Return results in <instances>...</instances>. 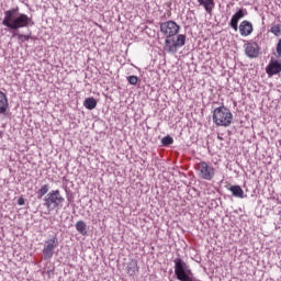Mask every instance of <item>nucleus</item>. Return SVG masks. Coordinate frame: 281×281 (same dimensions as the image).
Returning a JSON list of instances; mask_svg holds the SVG:
<instances>
[{
	"label": "nucleus",
	"mask_w": 281,
	"mask_h": 281,
	"mask_svg": "<svg viewBox=\"0 0 281 281\" xmlns=\"http://www.w3.org/2000/svg\"><path fill=\"white\" fill-rule=\"evenodd\" d=\"M2 25L9 30H21L23 27H32L34 20L25 13H21L19 7L4 11Z\"/></svg>",
	"instance_id": "1"
},
{
	"label": "nucleus",
	"mask_w": 281,
	"mask_h": 281,
	"mask_svg": "<svg viewBox=\"0 0 281 281\" xmlns=\"http://www.w3.org/2000/svg\"><path fill=\"white\" fill-rule=\"evenodd\" d=\"M234 120V114L225 105L218 106L213 111V122L216 126H229Z\"/></svg>",
	"instance_id": "2"
},
{
	"label": "nucleus",
	"mask_w": 281,
	"mask_h": 281,
	"mask_svg": "<svg viewBox=\"0 0 281 281\" xmlns=\"http://www.w3.org/2000/svg\"><path fill=\"white\" fill-rule=\"evenodd\" d=\"M175 262V273L176 278L179 281H196L194 279V273H192V270L190 269V266L183 261L181 258H176L173 260Z\"/></svg>",
	"instance_id": "3"
},
{
	"label": "nucleus",
	"mask_w": 281,
	"mask_h": 281,
	"mask_svg": "<svg viewBox=\"0 0 281 281\" xmlns=\"http://www.w3.org/2000/svg\"><path fill=\"white\" fill-rule=\"evenodd\" d=\"M64 203L65 196H63L60 190H52L44 198V207L48 210V214L58 207H63Z\"/></svg>",
	"instance_id": "4"
},
{
	"label": "nucleus",
	"mask_w": 281,
	"mask_h": 281,
	"mask_svg": "<svg viewBox=\"0 0 281 281\" xmlns=\"http://www.w3.org/2000/svg\"><path fill=\"white\" fill-rule=\"evenodd\" d=\"M195 170L198 172V177H200V179H204V181H212L216 175V169L205 161L199 162L195 166Z\"/></svg>",
	"instance_id": "5"
},
{
	"label": "nucleus",
	"mask_w": 281,
	"mask_h": 281,
	"mask_svg": "<svg viewBox=\"0 0 281 281\" xmlns=\"http://www.w3.org/2000/svg\"><path fill=\"white\" fill-rule=\"evenodd\" d=\"M186 35L179 34L176 38L165 41V49L171 54H177L178 49L186 45Z\"/></svg>",
	"instance_id": "6"
},
{
	"label": "nucleus",
	"mask_w": 281,
	"mask_h": 281,
	"mask_svg": "<svg viewBox=\"0 0 281 281\" xmlns=\"http://www.w3.org/2000/svg\"><path fill=\"white\" fill-rule=\"evenodd\" d=\"M179 30H181V26H179V24H177V22L172 20L160 24V32L167 38H172V36H177V34H179Z\"/></svg>",
	"instance_id": "7"
},
{
	"label": "nucleus",
	"mask_w": 281,
	"mask_h": 281,
	"mask_svg": "<svg viewBox=\"0 0 281 281\" xmlns=\"http://www.w3.org/2000/svg\"><path fill=\"white\" fill-rule=\"evenodd\" d=\"M245 16H247V10L239 9L235 14H233L231 22H229V26L235 32H238V21H240V19H245Z\"/></svg>",
	"instance_id": "8"
},
{
	"label": "nucleus",
	"mask_w": 281,
	"mask_h": 281,
	"mask_svg": "<svg viewBox=\"0 0 281 281\" xmlns=\"http://www.w3.org/2000/svg\"><path fill=\"white\" fill-rule=\"evenodd\" d=\"M281 71V64L278 60H270L269 65L266 68V74H268L269 78L272 76H277Z\"/></svg>",
	"instance_id": "9"
},
{
	"label": "nucleus",
	"mask_w": 281,
	"mask_h": 281,
	"mask_svg": "<svg viewBox=\"0 0 281 281\" xmlns=\"http://www.w3.org/2000/svg\"><path fill=\"white\" fill-rule=\"evenodd\" d=\"M245 53L249 58H258V54H260V47L256 43H248L246 44Z\"/></svg>",
	"instance_id": "10"
},
{
	"label": "nucleus",
	"mask_w": 281,
	"mask_h": 281,
	"mask_svg": "<svg viewBox=\"0 0 281 281\" xmlns=\"http://www.w3.org/2000/svg\"><path fill=\"white\" fill-rule=\"evenodd\" d=\"M254 32V24L251 22L244 20L239 24L240 36H249Z\"/></svg>",
	"instance_id": "11"
},
{
	"label": "nucleus",
	"mask_w": 281,
	"mask_h": 281,
	"mask_svg": "<svg viewBox=\"0 0 281 281\" xmlns=\"http://www.w3.org/2000/svg\"><path fill=\"white\" fill-rule=\"evenodd\" d=\"M198 3L200 7L204 8V10L207 14H212V11L214 10V7L216 5L214 0H198Z\"/></svg>",
	"instance_id": "12"
},
{
	"label": "nucleus",
	"mask_w": 281,
	"mask_h": 281,
	"mask_svg": "<svg viewBox=\"0 0 281 281\" xmlns=\"http://www.w3.org/2000/svg\"><path fill=\"white\" fill-rule=\"evenodd\" d=\"M229 192H232L233 196L237 199H245V191L238 184L228 187Z\"/></svg>",
	"instance_id": "13"
},
{
	"label": "nucleus",
	"mask_w": 281,
	"mask_h": 281,
	"mask_svg": "<svg viewBox=\"0 0 281 281\" xmlns=\"http://www.w3.org/2000/svg\"><path fill=\"white\" fill-rule=\"evenodd\" d=\"M8 94L5 92L0 90V115L5 113L8 111Z\"/></svg>",
	"instance_id": "14"
},
{
	"label": "nucleus",
	"mask_w": 281,
	"mask_h": 281,
	"mask_svg": "<svg viewBox=\"0 0 281 281\" xmlns=\"http://www.w3.org/2000/svg\"><path fill=\"white\" fill-rule=\"evenodd\" d=\"M126 271L130 276H135V273L139 271V267H137V260H131L126 266Z\"/></svg>",
	"instance_id": "15"
},
{
	"label": "nucleus",
	"mask_w": 281,
	"mask_h": 281,
	"mask_svg": "<svg viewBox=\"0 0 281 281\" xmlns=\"http://www.w3.org/2000/svg\"><path fill=\"white\" fill-rule=\"evenodd\" d=\"M83 106L86 109H88L89 111H93V109H95V106H98V101L95 100V98L91 97V98H87L83 101Z\"/></svg>",
	"instance_id": "16"
},
{
	"label": "nucleus",
	"mask_w": 281,
	"mask_h": 281,
	"mask_svg": "<svg viewBox=\"0 0 281 281\" xmlns=\"http://www.w3.org/2000/svg\"><path fill=\"white\" fill-rule=\"evenodd\" d=\"M75 227H76L77 232L79 234H81V236H87L88 231H87V223L85 221H78L75 224Z\"/></svg>",
	"instance_id": "17"
},
{
	"label": "nucleus",
	"mask_w": 281,
	"mask_h": 281,
	"mask_svg": "<svg viewBox=\"0 0 281 281\" xmlns=\"http://www.w3.org/2000/svg\"><path fill=\"white\" fill-rule=\"evenodd\" d=\"M49 192V184H44L41 187V189L37 191L38 199H43L45 194Z\"/></svg>",
	"instance_id": "18"
},
{
	"label": "nucleus",
	"mask_w": 281,
	"mask_h": 281,
	"mask_svg": "<svg viewBox=\"0 0 281 281\" xmlns=\"http://www.w3.org/2000/svg\"><path fill=\"white\" fill-rule=\"evenodd\" d=\"M45 260H49L54 256V247H45L43 249Z\"/></svg>",
	"instance_id": "19"
},
{
	"label": "nucleus",
	"mask_w": 281,
	"mask_h": 281,
	"mask_svg": "<svg viewBox=\"0 0 281 281\" xmlns=\"http://www.w3.org/2000/svg\"><path fill=\"white\" fill-rule=\"evenodd\" d=\"M270 32L274 34V36L281 35V24H272Z\"/></svg>",
	"instance_id": "20"
},
{
	"label": "nucleus",
	"mask_w": 281,
	"mask_h": 281,
	"mask_svg": "<svg viewBox=\"0 0 281 281\" xmlns=\"http://www.w3.org/2000/svg\"><path fill=\"white\" fill-rule=\"evenodd\" d=\"M16 37L20 43H25L32 38L31 35L21 34V33H16Z\"/></svg>",
	"instance_id": "21"
},
{
	"label": "nucleus",
	"mask_w": 281,
	"mask_h": 281,
	"mask_svg": "<svg viewBox=\"0 0 281 281\" xmlns=\"http://www.w3.org/2000/svg\"><path fill=\"white\" fill-rule=\"evenodd\" d=\"M175 143V139L172 138V136H165L162 139H161V144L162 146H170L171 144Z\"/></svg>",
	"instance_id": "22"
},
{
	"label": "nucleus",
	"mask_w": 281,
	"mask_h": 281,
	"mask_svg": "<svg viewBox=\"0 0 281 281\" xmlns=\"http://www.w3.org/2000/svg\"><path fill=\"white\" fill-rule=\"evenodd\" d=\"M58 243V239L56 237H52L47 240V247H56V244Z\"/></svg>",
	"instance_id": "23"
},
{
	"label": "nucleus",
	"mask_w": 281,
	"mask_h": 281,
	"mask_svg": "<svg viewBox=\"0 0 281 281\" xmlns=\"http://www.w3.org/2000/svg\"><path fill=\"white\" fill-rule=\"evenodd\" d=\"M127 81L130 82V85H137L138 78L137 76H130L127 77Z\"/></svg>",
	"instance_id": "24"
},
{
	"label": "nucleus",
	"mask_w": 281,
	"mask_h": 281,
	"mask_svg": "<svg viewBox=\"0 0 281 281\" xmlns=\"http://www.w3.org/2000/svg\"><path fill=\"white\" fill-rule=\"evenodd\" d=\"M277 54H278V57L281 58V38L279 40V42L277 44Z\"/></svg>",
	"instance_id": "25"
},
{
	"label": "nucleus",
	"mask_w": 281,
	"mask_h": 281,
	"mask_svg": "<svg viewBox=\"0 0 281 281\" xmlns=\"http://www.w3.org/2000/svg\"><path fill=\"white\" fill-rule=\"evenodd\" d=\"M18 205H25V199L23 196L18 199Z\"/></svg>",
	"instance_id": "26"
},
{
	"label": "nucleus",
	"mask_w": 281,
	"mask_h": 281,
	"mask_svg": "<svg viewBox=\"0 0 281 281\" xmlns=\"http://www.w3.org/2000/svg\"><path fill=\"white\" fill-rule=\"evenodd\" d=\"M217 139H221V140H223V137H221V136H217Z\"/></svg>",
	"instance_id": "27"
}]
</instances>
